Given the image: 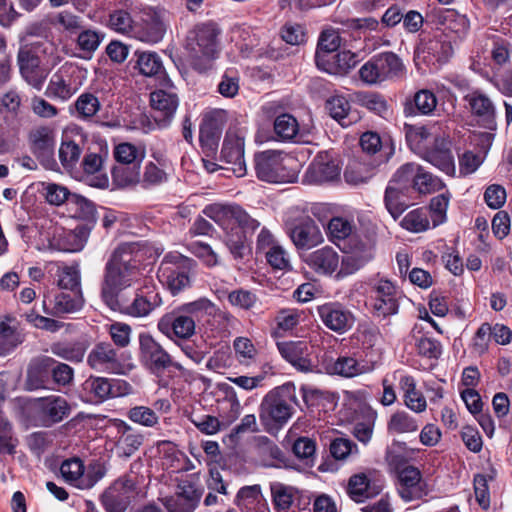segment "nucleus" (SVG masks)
I'll list each match as a JSON object with an SVG mask.
<instances>
[{"label":"nucleus","instance_id":"f257e3e1","mask_svg":"<svg viewBox=\"0 0 512 512\" xmlns=\"http://www.w3.org/2000/svg\"><path fill=\"white\" fill-rule=\"evenodd\" d=\"M137 253L136 243H123L107 261L101 284V299L108 307L123 297L122 291L137 280L140 274Z\"/></svg>","mask_w":512,"mask_h":512},{"label":"nucleus","instance_id":"f03ea898","mask_svg":"<svg viewBox=\"0 0 512 512\" xmlns=\"http://www.w3.org/2000/svg\"><path fill=\"white\" fill-rule=\"evenodd\" d=\"M57 52V47L50 41H37L21 46L17 61L23 79L33 88L41 90L49 74V67L61 61Z\"/></svg>","mask_w":512,"mask_h":512},{"label":"nucleus","instance_id":"7ed1b4c3","mask_svg":"<svg viewBox=\"0 0 512 512\" xmlns=\"http://www.w3.org/2000/svg\"><path fill=\"white\" fill-rule=\"evenodd\" d=\"M296 405L294 389L286 385L278 386L263 397L259 418L267 431L279 429L293 416Z\"/></svg>","mask_w":512,"mask_h":512},{"label":"nucleus","instance_id":"20e7f679","mask_svg":"<svg viewBox=\"0 0 512 512\" xmlns=\"http://www.w3.org/2000/svg\"><path fill=\"white\" fill-rule=\"evenodd\" d=\"M255 172L268 183H292L298 178L296 160L280 151L267 150L255 155Z\"/></svg>","mask_w":512,"mask_h":512},{"label":"nucleus","instance_id":"39448f33","mask_svg":"<svg viewBox=\"0 0 512 512\" xmlns=\"http://www.w3.org/2000/svg\"><path fill=\"white\" fill-rule=\"evenodd\" d=\"M219 32L212 23L196 25L189 31L186 41V49L191 64L198 71H204L210 67V62L217 57Z\"/></svg>","mask_w":512,"mask_h":512},{"label":"nucleus","instance_id":"423d86ee","mask_svg":"<svg viewBox=\"0 0 512 512\" xmlns=\"http://www.w3.org/2000/svg\"><path fill=\"white\" fill-rule=\"evenodd\" d=\"M196 266L195 260L176 251L169 252L159 265L157 277L172 294H177L190 285V273Z\"/></svg>","mask_w":512,"mask_h":512},{"label":"nucleus","instance_id":"0eeeda50","mask_svg":"<svg viewBox=\"0 0 512 512\" xmlns=\"http://www.w3.org/2000/svg\"><path fill=\"white\" fill-rule=\"evenodd\" d=\"M404 70L402 60L393 52H383L373 56L358 71L361 81L367 85H377L398 77Z\"/></svg>","mask_w":512,"mask_h":512},{"label":"nucleus","instance_id":"6e6552de","mask_svg":"<svg viewBox=\"0 0 512 512\" xmlns=\"http://www.w3.org/2000/svg\"><path fill=\"white\" fill-rule=\"evenodd\" d=\"M139 360L154 375H160L170 367L183 370V366L174 362L169 353L148 333L139 335Z\"/></svg>","mask_w":512,"mask_h":512},{"label":"nucleus","instance_id":"1a4fd4ad","mask_svg":"<svg viewBox=\"0 0 512 512\" xmlns=\"http://www.w3.org/2000/svg\"><path fill=\"white\" fill-rule=\"evenodd\" d=\"M372 308L378 317L394 315L399 309V291L394 282L385 277L376 276L371 280Z\"/></svg>","mask_w":512,"mask_h":512},{"label":"nucleus","instance_id":"9d476101","mask_svg":"<svg viewBox=\"0 0 512 512\" xmlns=\"http://www.w3.org/2000/svg\"><path fill=\"white\" fill-rule=\"evenodd\" d=\"M203 212L224 229H231L234 224H237L249 230H255L260 225L238 205L212 204L207 206Z\"/></svg>","mask_w":512,"mask_h":512},{"label":"nucleus","instance_id":"9b49d317","mask_svg":"<svg viewBox=\"0 0 512 512\" xmlns=\"http://www.w3.org/2000/svg\"><path fill=\"white\" fill-rule=\"evenodd\" d=\"M135 494V479L124 475L105 490L101 496V503L107 512H125Z\"/></svg>","mask_w":512,"mask_h":512},{"label":"nucleus","instance_id":"f8f14e48","mask_svg":"<svg viewBox=\"0 0 512 512\" xmlns=\"http://www.w3.org/2000/svg\"><path fill=\"white\" fill-rule=\"evenodd\" d=\"M84 306L82 291L58 292L51 295L49 289L42 294V312L45 315L59 317L65 314L75 313Z\"/></svg>","mask_w":512,"mask_h":512},{"label":"nucleus","instance_id":"ddd939ff","mask_svg":"<svg viewBox=\"0 0 512 512\" xmlns=\"http://www.w3.org/2000/svg\"><path fill=\"white\" fill-rule=\"evenodd\" d=\"M158 330L173 340L190 339L195 334L196 324L192 316L177 307L161 316L157 323Z\"/></svg>","mask_w":512,"mask_h":512},{"label":"nucleus","instance_id":"4468645a","mask_svg":"<svg viewBox=\"0 0 512 512\" xmlns=\"http://www.w3.org/2000/svg\"><path fill=\"white\" fill-rule=\"evenodd\" d=\"M396 488L405 502L420 500L428 494L427 483L420 470L411 465L397 469Z\"/></svg>","mask_w":512,"mask_h":512},{"label":"nucleus","instance_id":"2eb2a0df","mask_svg":"<svg viewBox=\"0 0 512 512\" xmlns=\"http://www.w3.org/2000/svg\"><path fill=\"white\" fill-rule=\"evenodd\" d=\"M226 120L225 110L215 109L204 114L199 129V141L208 155L217 151Z\"/></svg>","mask_w":512,"mask_h":512},{"label":"nucleus","instance_id":"dca6fc26","mask_svg":"<svg viewBox=\"0 0 512 512\" xmlns=\"http://www.w3.org/2000/svg\"><path fill=\"white\" fill-rule=\"evenodd\" d=\"M244 140L245 134L242 129H228L223 140L220 154V160L233 165L232 170L239 177L246 174Z\"/></svg>","mask_w":512,"mask_h":512},{"label":"nucleus","instance_id":"f3484780","mask_svg":"<svg viewBox=\"0 0 512 512\" xmlns=\"http://www.w3.org/2000/svg\"><path fill=\"white\" fill-rule=\"evenodd\" d=\"M77 68L72 65L61 66L50 78L45 94L47 97L60 101L69 100L80 88L74 75Z\"/></svg>","mask_w":512,"mask_h":512},{"label":"nucleus","instance_id":"a211bd4d","mask_svg":"<svg viewBox=\"0 0 512 512\" xmlns=\"http://www.w3.org/2000/svg\"><path fill=\"white\" fill-rule=\"evenodd\" d=\"M166 30L167 24L161 13L148 8L144 10L140 22L135 24L133 38L147 44H156L163 39Z\"/></svg>","mask_w":512,"mask_h":512},{"label":"nucleus","instance_id":"6ab92c4d","mask_svg":"<svg viewBox=\"0 0 512 512\" xmlns=\"http://www.w3.org/2000/svg\"><path fill=\"white\" fill-rule=\"evenodd\" d=\"M162 304V299L157 292L150 291L147 294H137L129 302L125 296L119 298L109 306L114 312H119L135 318L148 316L156 307Z\"/></svg>","mask_w":512,"mask_h":512},{"label":"nucleus","instance_id":"aec40b11","mask_svg":"<svg viewBox=\"0 0 512 512\" xmlns=\"http://www.w3.org/2000/svg\"><path fill=\"white\" fill-rule=\"evenodd\" d=\"M317 312L322 323L335 333L344 334L354 326V314L339 302L320 305Z\"/></svg>","mask_w":512,"mask_h":512},{"label":"nucleus","instance_id":"412c9836","mask_svg":"<svg viewBox=\"0 0 512 512\" xmlns=\"http://www.w3.org/2000/svg\"><path fill=\"white\" fill-rule=\"evenodd\" d=\"M87 364L100 373L122 374L124 369L117 350L108 342H100L91 349Z\"/></svg>","mask_w":512,"mask_h":512},{"label":"nucleus","instance_id":"4be33fe9","mask_svg":"<svg viewBox=\"0 0 512 512\" xmlns=\"http://www.w3.org/2000/svg\"><path fill=\"white\" fill-rule=\"evenodd\" d=\"M365 357V359H357L354 356L341 355L329 365L328 371L344 378L371 373L377 368L379 361L369 358L368 352L365 353Z\"/></svg>","mask_w":512,"mask_h":512},{"label":"nucleus","instance_id":"5701e85b","mask_svg":"<svg viewBox=\"0 0 512 512\" xmlns=\"http://www.w3.org/2000/svg\"><path fill=\"white\" fill-rule=\"evenodd\" d=\"M340 176V167L328 153H319L305 172V181L309 184H324L335 181Z\"/></svg>","mask_w":512,"mask_h":512},{"label":"nucleus","instance_id":"b1692460","mask_svg":"<svg viewBox=\"0 0 512 512\" xmlns=\"http://www.w3.org/2000/svg\"><path fill=\"white\" fill-rule=\"evenodd\" d=\"M280 355L290 363L297 371L312 372L315 365L310 357V347L304 341L277 342Z\"/></svg>","mask_w":512,"mask_h":512},{"label":"nucleus","instance_id":"393cba45","mask_svg":"<svg viewBox=\"0 0 512 512\" xmlns=\"http://www.w3.org/2000/svg\"><path fill=\"white\" fill-rule=\"evenodd\" d=\"M35 408L38 417L46 426L62 421L70 413L68 402L65 398L58 395L38 398Z\"/></svg>","mask_w":512,"mask_h":512},{"label":"nucleus","instance_id":"a878e982","mask_svg":"<svg viewBox=\"0 0 512 512\" xmlns=\"http://www.w3.org/2000/svg\"><path fill=\"white\" fill-rule=\"evenodd\" d=\"M150 103L155 112V120L167 126L176 113L179 99L172 90L158 89L150 94Z\"/></svg>","mask_w":512,"mask_h":512},{"label":"nucleus","instance_id":"bb28decb","mask_svg":"<svg viewBox=\"0 0 512 512\" xmlns=\"http://www.w3.org/2000/svg\"><path fill=\"white\" fill-rule=\"evenodd\" d=\"M56 361L52 357L41 356L30 361L27 367L25 387L29 391L47 389L50 382V367Z\"/></svg>","mask_w":512,"mask_h":512},{"label":"nucleus","instance_id":"cd10ccee","mask_svg":"<svg viewBox=\"0 0 512 512\" xmlns=\"http://www.w3.org/2000/svg\"><path fill=\"white\" fill-rule=\"evenodd\" d=\"M32 153L40 160H49L53 154L56 143L55 130L50 126H37L28 136Z\"/></svg>","mask_w":512,"mask_h":512},{"label":"nucleus","instance_id":"c85d7f7f","mask_svg":"<svg viewBox=\"0 0 512 512\" xmlns=\"http://www.w3.org/2000/svg\"><path fill=\"white\" fill-rule=\"evenodd\" d=\"M90 234L88 225H77L73 230L61 229L53 236L50 245L63 252H77L83 249Z\"/></svg>","mask_w":512,"mask_h":512},{"label":"nucleus","instance_id":"c756f323","mask_svg":"<svg viewBox=\"0 0 512 512\" xmlns=\"http://www.w3.org/2000/svg\"><path fill=\"white\" fill-rule=\"evenodd\" d=\"M381 490L382 486L373 481L366 473L352 475L346 487L348 496L357 503H363L379 495Z\"/></svg>","mask_w":512,"mask_h":512},{"label":"nucleus","instance_id":"7c9ffc66","mask_svg":"<svg viewBox=\"0 0 512 512\" xmlns=\"http://www.w3.org/2000/svg\"><path fill=\"white\" fill-rule=\"evenodd\" d=\"M290 237L298 249H311L323 242L321 230L312 219L303 220L294 226Z\"/></svg>","mask_w":512,"mask_h":512},{"label":"nucleus","instance_id":"2f4dec72","mask_svg":"<svg viewBox=\"0 0 512 512\" xmlns=\"http://www.w3.org/2000/svg\"><path fill=\"white\" fill-rule=\"evenodd\" d=\"M305 263L320 275H331L339 267V254L329 246L317 249L305 258Z\"/></svg>","mask_w":512,"mask_h":512},{"label":"nucleus","instance_id":"473e14b6","mask_svg":"<svg viewBox=\"0 0 512 512\" xmlns=\"http://www.w3.org/2000/svg\"><path fill=\"white\" fill-rule=\"evenodd\" d=\"M424 158L447 175L453 176L455 174L454 157L450 150L449 141L436 139L435 146L426 151Z\"/></svg>","mask_w":512,"mask_h":512},{"label":"nucleus","instance_id":"72a5a7b5","mask_svg":"<svg viewBox=\"0 0 512 512\" xmlns=\"http://www.w3.org/2000/svg\"><path fill=\"white\" fill-rule=\"evenodd\" d=\"M373 256V248L371 245L361 244L359 247H356L342 258L337 278H344L354 274L364 267Z\"/></svg>","mask_w":512,"mask_h":512},{"label":"nucleus","instance_id":"f704fd0d","mask_svg":"<svg viewBox=\"0 0 512 512\" xmlns=\"http://www.w3.org/2000/svg\"><path fill=\"white\" fill-rule=\"evenodd\" d=\"M117 442L116 450L120 456H132L142 445L143 437L124 421L116 424Z\"/></svg>","mask_w":512,"mask_h":512},{"label":"nucleus","instance_id":"c9c22d12","mask_svg":"<svg viewBox=\"0 0 512 512\" xmlns=\"http://www.w3.org/2000/svg\"><path fill=\"white\" fill-rule=\"evenodd\" d=\"M424 53L425 61L433 65H442L453 55L452 42L446 34H440L427 42Z\"/></svg>","mask_w":512,"mask_h":512},{"label":"nucleus","instance_id":"e433bc0d","mask_svg":"<svg viewBox=\"0 0 512 512\" xmlns=\"http://www.w3.org/2000/svg\"><path fill=\"white\" fill-rule=\"evenodd\" d=\"M340 45L341 38L336 30L326 29L321 33L315 54V61L320 69L329 73H336L332 67L326 64V60L324 58L326 54L337 51Z\"/></svg>","mask_w":512,"mask_h":512},{"label":"nucleus","instance_id":"4c0bfd02","mask_svg":"<svg viewBox=\"0 0 512 512\" xmlns=\"http://www.w3.org/2000/svg\"><path fill=\"white\" fill-rule=\"evenodd\" d=\"M270 491L272 503L278 512H288L296 506L300 499V492L297 488L281 482H272Z\"/></svg>","mask_w":512,"mask_h":512},{"label":"nucleus","instance_id":"58836bf2","mask_svg":"<svg viewBox=\"0 0 512 512\" xmlns=\"http://www.w3.org/2000/svg\"><path fill=\"white\" fill-rule=\"evenodd\" d=\"M102 157L91 153L83 159V169L85 172L84 181L91 187L107 188L109 186L108 176L102 172Z\"/></svg>","mask_w":512,"mask_h":512},{"label":"nucleus","instance_id":"ea45409f","mask_svg":"<svg viewBox=\"0 0 512 512\" xmlns=\"http://www.w3.org/2000/svg\"><path fill=\"white\" fill-rule=\"evenodd\" d=\"M110 379L100 376H90L82 384V390L87 402L100 403L111 398Z\"/></svg>","mask_w":512,"mask_h":512},{"label":"nucleus","instance_id":"a19ab883","mask_svg":"<svg viewBox=\"0 0 512 512\" xmlns=\"http://www.w3.org/2000/svg\"><path fill=\"white\" fill-rule=\"evenodd\" d=\"M403 391L405 406L415 413H422L427 408V402L423 394L417 390L415 379L410 375L402 376L399 381Z\"/></svg>","mask_w":512,"mask_h":512},{"label":"nucleus","instance_id":"79ce46f5","mask_svg":"<svg viewBox=\"0 0 512 512\" xmlns=\"http://www.w3.org/2000/svg\"><path fill=\"white\" fill-rule=\"evenodd\" d=\"M473 115L490 121L495 118L496 108L492 100L482 91L475 90L464 97Z\"/></svg>","mask_w":512,"mask_h":512},{"label":"nucleus","instance_id":"37998d69","mask_svg":"<svg viewBox=\"0 0 512 512\" xmlns=\"http://www.w3.org/2000/svg\"><path fill=\"white\" fill-rule=\"evenodd\" d=\"M405 191L406 188L390 181L386 187L384 195L385 207L395 220L398 219L407 208V204L404 200Z\"/></svg>","mask_w":512,"mask_h":512},{"label":"nucleus","instance_id":"c03bdc74","mask_svg":"<svg viewBox=\"0 0 512 512\" xmlns=\"http://www.w3.org/2000/svg\"><path fill=\"white\" fill-rule=\"evenodd\" d=\"M420 421L405 410H396L387 422V430L391 434L414 433Z\"/></svg>","mask_w":512,"mask_h":512},{"label":"nucleus","instance_id":"a18cd8bd","mask_svg":"<svg viewBox=\"0 0 512 512\" xmlns=\"http://www.w3.org/2000/svg\"><path fill=\"white\" fill-rule=\"evenodd\" d=\"M68 205L73 213V217L84 220L86 222L84 225H88L91 230L96 221V209L93 202L79 194L73 193Z\"/></svg>","mask_w":512,"mask_h":512},{"label":"nucleus","instance_id":"49530a36","mask_svg":"<svg viewBox=\"0 0 512 512\" xmlns=\"http://www.w3.org/2000/svg\"><path fill=\"white\" fill-rule=\"evenodd\" d=\"M256 453L264 466L272 467L284 459L281 449L268 437L260 436L256 442Z\"/></svg>","mask_w":512,"mask_h":512},{"label":"nucleus","instance_id":"de8ad7c7","mask_svg":"<svg viewBox=\"0 0 512 512\" xmlns=\"http://www.w3.org/2000/svg\"><path fill=\"white\" fill-rule=\"evenodd\" d=\"M412 336L415 339L417 352L427 358L437 359L442 352V346L437 340L422 334L421 328L415 325L412 330Z\"/></svg>","mask_w":512,"mask_h":512},{"label":"nucleus","instance_id":"09e8293b","mask_svg":"<svg viewBox=\"0 0 512 512\" xmlns=\"http://www.w3.org/2000/svg\"><path fill=\"white\" fill-rule=\"evenodd\" d=\"M137 57L135 68L140 74L152 77L160 73L163 69V63L160 56L152 51H136Z\"/></svg>","mask_w":512,"mask_h":512},{"label":"nucleus","instance_id":"8fccbe9b","mask_svg":"<svg viewBox=\"0 0 512 512\" xmlns=\"http://www.w3.org/2000/svg\"><path fill=\"white\" fill-rule=\"evenodd\" d=\"M273 128L277 139L281 141H292L299 132L297 119L288 113L278 115L274 120Z\"/></svg>","mask_w":512,"mask_h":512},{"label":"nucleus","instance_id":"3c124183","mask_svg":"<svg viewBox=\"0 0 512 512\" xmlns=\"http://www.w3.org/2000/svg\"><path fill=\"white\" fill-rule=\"evenodd\" d=\"M135 24L127 10L114 9L108 15L107 26L117 33L133 37Z\"/></svg>","mask_w":512,"mask_h":512},{"label":"nucleus","instance_id":"603ef678","mask_svg":"<svg viewBox=\"0 0 512 512\" xmlns=\"http://www.w3.org/2000/svg\"><path fill=\"white\" fill-rule=\"evenodd\" d=\"M349 101L342 95H333L326 100L325 109L329 115L339 122L342 126H348L351 121H347L350 111Z\"/></svg>","mask_w":512,"mask_h":512},{"label":"nucleus","instance_id":"864d4df0","mask_svg":"<svg viewBox=\"0 0 512 512\" xmlns=\"http://www.w3.org/2000/svg\"><path fill=\"white\" fill-rule=\"evenodd\" d=\"M86 349V345L82 342L55 343L51 346V351L54 355L75 363L83 360Z\"/></svg>","mask_w":512,"mask_h":512},{"label":"nucleus","instance_id":"5fc2aeb1","mask_svg":"<svg viewBox=\"0 0 512 512\" xmlns=\"http://www.w3.org/2000/svg\"><path fill=\"white\" fill-rule=\"evenodd\" d=\"M57 277V285L60 289L68 291H82L81 275L77 265H65L58 267Z\"/></svg>","mask_w":512,"mask_h":512},{"label":"nucleus","instance_id":"6e6d98bb","mask_svg":"<svg viewBox=\"0 0 512 512\" xmlns=\"http://www.w3.org/2000/svg\"><path fill=\"white\" fill-rule=\"evenodd\" d=\"M402 228L413 233H421L430 228V220L425 209L417 208L409 211L401 220Z\"/></svg>","mask_w":512,"mask_h":512},{"label":"nucleus","instance_id":"4d7b16f0","mask_svg":"<svg viewBox=\"0 0 512 512\" xmlns=\"http://www.w3.org/2000/svg\"><path fill=\"white\" fill-rule=\"evenodd\" d=\"M112 177L118 187L136 185L141 182L139 164L118 165L113 168Z\"/></svg>","mask_w":512,"mask_h":512},{"label":"nucleus","instance_id":"13d9d810","mask_svg":"<svg viewBox=\"0 0 512 512\" xmlns=\"http://www.w3.org/2000/svg\"><path fill=\"white\" fill-rule=\"evenodd\" d=\"M144 156L143 149L128 142L120 143L114 149V157L120 165L140 164Z\"/></svg>","mask_w":512,"mask_h":512},{"label":"nucleus","instance_id":"bf43d9fd","mask_svg":"<svg viewBox=\"0 0 512 512\" xmlns=\"http://www.w3.org/2000/svg\"><path fill=\"white\" fill-rule=\"evenodd\" d=\"M101 108L98 97L91 92L82 93L75 101V110L80 119H91Z\"/></svg>","mask_w":512,"mask_h":512},{"label":"nucleus","instance_id":"052dcab7","mask_svg":"<svg viewBox=\"0 0 512 512\" xmlns=\"http://www.w3.org/2000/svg\"><path fill=\"white\" fill-rule=\"evenodd\" d=\"M445 184L443 181L432 175L430 172L425 171L419 165V171L415 174L413 187L422 194H430L443 189Z\"/></svg>","mask_w":512,"mask_h":512},{"label":"nucleus","instance_id":"680f3d73","mask_svg":"<svg viewBox=\"0 0 512 512\" xmlns=\"http://www.w3.org/2000/svg\"><path fill=\"white\" fill-rule=\"evenodd\" d=\"M60 472L65 481L80 488L82 481H85L84 464L79 458H72L65 460L61 467Z\"/></svg>","mask_w":512,"mask_h":512},{"label":"nucleus","instance_id":"e2e57ef3","mask_svg":"<svg viewBox=\"0 0 512 512\" xmlns=\"http://www.w3.org/2000/svg\"><path fill=\"white\" fill-rule=\"evenodd\" d=\"M181 309L189 316H192L194 321L200 320L205 316H215L218 312L220 313L216 305L206 298L184 304L181 306Z\"/></svg>","mask_w":512,"mask_h":512},{"label":"nucleus","instance_id":"0e129e2a","mask_svg":"<svg viewBox=\"0 0 512 512\" xmlns=\"http://www.w3.org/2000/svg\"><path fill=\"white\" fill-rule=\"evenodd\" d=\"M233 348L241 365L248 367L256 362L257 349L250 339L237 337L233 342Z\"/></svg>","mask_w":512,"mask_h":512},{"label":"nucleus","instance_id":"69168bd1","mask_svg":"<svg viewBox=\"0 0 512 512\" xmlns=\"http://www.w3.org/2000/svg\"><path fill=\"white\" fill-rule=\"evenodd\" d=\"M243 229L247 228L239 225L231 227V232L227 233L225 238V243L234 258H243L248 248Z\"/></svg>","mask_w":512,"mask_h":512},{"label":"nucleus","instance_id":"338daca9","mask_svg":"<svg viewBox=\"0 0 512 512\" xmlns=\"http://www.w3.org/2000/svg\"><path fill=\"white\" fill-rule=\"evenodd\" d=\"M451 199V193L445 191L442 194H439L433 197L430 201V211H431V219L433 222V226L436 227L440 224H443L447 219V209L449 206V202Z\"/></svg>","mask_w":512,"mask_h":512},{"label":"nucleus","instance_id":"774afa93","mask_svg":"<svg viewBox=\"0 0 512 512\" xmlns=\"http://www.w3.org/2000/svg\"><path fill=\"white\" fill-rule=\"evenodd\" d=\"M405 137L412 150L420 151L426 147L431 133L424 126L407 125L405 126Z\"/></svg>","mask_w":512,"mask_h":512}]
</instances>
